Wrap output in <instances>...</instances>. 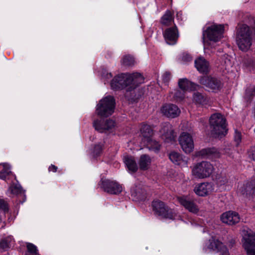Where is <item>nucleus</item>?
<instances>
[{
  "instance_id": "f257e3e1",
  "label": "nucleus",
  "mask_w": 255,
  "mask_h": 255,
  "mask_svg": "<svg viewBox=\"0 0 255 255\" xmlns=\"http://www.w3.org/2000/svg\"><path fill=\"white\" fill-rule=\"evenodd\" d=\"M144 81V78L139 73L121 74L116 76L111 81V88L118 90L125 88L131 91Z\"/></svg>"
},
{
  "instance_id": "f03ea898",
  "label": "nucleus",
  "mask_w": 255,
  "mask_h": 255,
  "mask_svg": "<svg viewBox=\"0 0 255 255\" xmlns=\"http://www.w3.org/2000/svg\"><path fill=\"white\" fill-rule=\"evenodd\" d=\"M224 26L222 24H213L209 26L203 32L204 50L214 48L216 43L223 37Z\"/></svg>"
},
{
  "instance_id": "7ed1b4c3",
  "label": "nucleus",
  "mask_w": 255,
  "mask_h": 255,
  "mask_svg": "<svg viewBox=\"0 0 255 255\" xmlns=\"http://www.w3.org/2000/svg\"><path fill=\"white\" fill-rule=\"evenodd\" d=\"M236 35L239 48L243 51L249 50L253 41L251 28L246 24H239L237 27Z\"/></svg>"
},
{
  "instance_id": "20e7f679",
  "label": "nucleus",
  "mask_w": 255,
  "mask_h": 255,
  "mask_svg": "<svg viewBox=\"0 0 255 255\" xmlns=\"http://www.w3.org/2000/svg\"><path fill=\"white\" fill-rule=\"evenodd\" d=\"M210 125L212 135L216 138H222L227 133L226 121L219 113L213 114L210 118Z\"/></svg>"
},
{
  "instance_id": "39448f33",
  "label": "nucleus",
  "mask_w": 255,
  "mask_h": 255,
  "mask_svg": "<svg viewBox=\"0 0 255 255\" xmlns=\"http://www.w3.org/2000/svg\"><path fill=\"white\" fill-rule=\"evenodd\" d=\"M115 108L113 97L108 96L102 99L97 105L96 113L102 117H108L113 114Z\"/></svg>"
},
{
  "instance_id": "423d86ee",
  "label": "nucleus",
  "mask_w": 255,
  "mask_h": 255,
  "mask_svg": "<svg viewBox=\"0 0 255 255\" xmlns=\"http://www.w3.org/2000/svg\"><path fill=\"white\" fill-rule=\"evenodd\" d=\"M214 170L212 164L208 161H202L195 164L192 168V174L199 179L206 178L210 176Z\"/></svg>"
},
{
  "instance_id": "0eeeda50",
  "label": "nucleus",
  "mask_w": 255,
  "mask_h": 255,
  "mask_svg": "<svg viewBox=\"0 0 255 255\" xmlns=\"http://www.w3.org/2000/svg\"><path fill=\"white\" fill-rule=\"evenodd\" d=\"M242 244L247 255H255V233L249 229L242 232Z\"/></svg>"
},
{
  "instance_id": "6e6552de",
  "label": "nucleus",
  "mask_w": 255,
  "mask_h": 255,
  "mask_svg": "<svg viewBox=\"0 0 255 255\" xmlns=\"http://www.w3.org/2000/svg\"><path fill=\"white\" fill-rule=\"evenodd\" d=\"M152 208L155 213L163 218L175 220L176 219L177 215L174 211L169 209L164 203L159 200H154L152 202Z\"/></svg>"
},
{
  "instance_id": "1a4fd4ad",
  "label": "nucleus",
  "mask_w": 255,
  "mask_h": 255,
  "mask_svg": "<svg viewBox=\"0 0 255 255\" xmlns=\"http://www.w3.org/2000/svg\"><path fill=\"white\" fill-rule=\"evenodd\" d=\"M203 250L206 252L214 251L220 252L222 255H230L226 247L214 238H212L205 243Z\"/></svg>"
},
{
  "instance_id": "9d476101",
  "label": "nucleus",
  "mask_w": 255,
  "mask_h": 255,
  "mask_svg": "<svg viewBox=\"0 0 255 255\" xmlns=\"http://www.w3.org/2000/svg\"><path fill=\"white\" fill-rule=\"evenodd\" d=\"M100 188L112 194H118L123 190V187L116 181L102 178L99 184Z\"/></svg>"
},
{
  "instance_id": "9b49d317",
  "label": "nucleus",
  "mask_w": 255,
  "mask_h": 255,
  "mask_svg": "<svg viewBox=\"0 0 255 255\" xmlns=\"http://www.w3.org/2000/svg\"><path fill=\"white\" fill-rule=\"evenodd\" d=\"M93 126L95 129L99 132H110L115 128L116 123L111 119H100L93 122Z\"/></svg>"
},
{
  "instance_id": "f8f14e48",
  "label": "nucleus",
  "mask_w": 255,
  "mask_h": 255,
  "mask_svg": "<svg viewBox=\"0 0 255 255\" xmlns=\"http://www.w3.org/2000/svg\"><path fill=\"white\" fill-rule=\"evenodd\" d=\"M179 143L185 153H190L193 151L194 140L190 133L182 132L179 137Z\"/></svg>"
},
{
  "instance_id": "ddd939ff",
  "label": "nucleus",
  "mask_w": 255,
  "mask_h": 255,
  "mask_svg": "<svg viewBox=\"0 0 255 255\" xmlns=\"http://www.w3.org/2000/svg\"><path fill=\"white\" fill-rule=\"evenodd\" d=\"M200 82L205 86L209 90L217 92L222 87L221 82L218 79L207 76H204L201 78Z\"/></svg>"
},
{
  "instance_id": "4468645a",
  "label": "nucleus",
  "mask_w": 255,
  "mask_h": 255,
  "mask_svg": "<svg viewBox=\"0 0 255 255\" xmlns=\"http://www.w3.org/2000/svg\"><path fill=\"white\" fill-rule=\"evenodd\" d=\"M159 131L162 139L165 142L172 143L175 141L176 135L172 126L169 123L163 124Z\"/></svg>"
},
{
  "instance_id": "2eb2a0df",
  "label": "nucleus",
  "mask_w": 255,
  "mask_h": 255,
  "mask_svg": "<svg viewBox=\"0 0 255 255\" xmlns=\"http://www.w3.org/2000/svg\"><path fill=\"white\" fill-rule=\"evenodd\" d=\"M179 203L189 212L197 214L199 211V208L195 201L186 196H178L177 198Z\"/></svg>"
},
{
  "instance_id": "dca6fc26",
  "label": "nucleus",
  "mask_w": 255,
  "mask_h": 255,
  "mask_svg": "<svg viewBox=\"0 0 255 255\" xmlns=\"http://www.w3.org/2000/svg\"><path fill=\"white\" fill-rule=\"evenodd\" d=\"M160 112L164 116L171 119L178 117L181 113L180 109L172 104L163 105L160 109Z\"/></svg>"
},
{
  "instance_id": "f3484780",
  "label": "nucleus",
  "mask_w": 255,
  "mask_h": 255,
  "mask_svg": "<svg viewBox=\"0 0 255 255\" xmlns=\"http://www.w3.org/2000/svg\"><path fill=\"white\" fill-rule=\"evenodd\" d=\"M221 153L215 147L206 148L196 152V156L209 159H214L221 156Z\"/></svg>"
},
{
  "instance_id": "a211bd4d",
  "label": "nucleus",
  "mask_w": 255,
  "mask_h": 255,
  "mask_svg": "<svg viewBox=\"0 0 255 255\" xmlns=\"http://www.w3.org/2000/svg\"><path fill=\"white\" fill-rule=\"evenodd\" d=\"M214 189V186L212 183L203 182L197 185L194 191L197 195L199 196H205L211 193Z\"/></svg>"
},
{
  "instance_id": "6ab92c4d",
  "label": "nucleus",
  "mask_w": 255,
  "mask_h": 255,
  "mask_svg": "<svg viewBox=\"0 0 255 255\" xmlns=\"http://www.w3.org/2000/svg\"><path fill=\"white\" fill-rule=\"evenodd\" d=\"M164 37L167 44H175L179 37L176 26L167 28L163 33Z\"/></svg>"
},
{
  "instance_id": "aec40b11",
  "label": "nucleus",
  "mask_w": 255,
  "mask_h": 255,
  "mask_svg": "<svg viewBox=\"0 0 255 255\" xmlns=\"http://www.w3.org/2000/svg\"><path fill=\"white\" fill-rule=\"evenodd\" d=\"M169 158L172 163L181 167L187 165L188 158L179 152L172 151L169 154Z\"/></svg>"
},
{
  "instance_id": "412c9836",
  "label": "nucleus",
  "mask_w": 255,
  "mask_h": 255,
  "mask_svg": "<svg viewBox=\"0 0 255 255\" xmlns=\"http://www.w3.org/2000/svg\"><path fill=\"white\" fill-rule=\"evenodd\" d=\"M221 221L228 225H234L240 220L238 213L233 211H228L223 213L221 216Z\"/></svg>"
},
{
  "instance_id": "4be33fe9",
  "label": "nucleus",
  "mask_w": 255,
  "mask_h": 255,
  "mask_svg": "<svg viewBox=\"0 0 255 255\" xmlns=\"http://www.w3.org/2000/svg\"><path fill=\"white\" fill-rule=\"evenodd\" d=\"M216 184L223 190L229 189L232 186V182L225 174L218 175L217 176Z\"/></svg>"
},
{
  "instance_id": "5701e85b",
  "label": "nucleus",
  "mask_w": 255,
  "mask_h": 255,
  "mask_svg": "<svg viewBox=\"0 0 255 255\" xmlns=\"http://www.w3.org/2000/svg\"><path fill=\"white\" fill-rule=\"evenodd\" d=\"M239 192L243 195L253 194L255 197V179L241 186Z\"/></svg>"
},
{
  "instance_id": "b1692460",
  "label": "nucleus",
  "mask_w": 255,
  "mask_h": 255,
  "mask_svg": "<svg viewBox=\"0 0 255 255\" xmlns=\"http://www.w3.org/2000/svg\"><path fill=\"white\" fill-rule=\"evenodd\" d=\"M178 86L181 90L185 92L195 90L199 87L198 85L189 81L186 78L179 79L178 81Z\"/></svg>"
},
{
  "instance_id": "393cba45",
  "label": "nucleus",
  "mask_w": 255,
  "mask_h": 255,
  "mask_svg": "<svg viewBox=\"0 0 255 255\" xmlns=\"http://www.w3.org/2000/svg\"><path fill=\"white\" fill-rule=\"evenodd\" d=\"M195 66L200 73H204L209 71V63L202 57H199L195 60Z\"/></svg>"
},
{
  "instance_id": "a878e982",
  "label": "nucleus",
  "mask_w": 255,
  "mask_h": 255,
  "mask_svg": "<svg viewBox=\"0 0 255 255\" xmlns=\"http://www.w3.org/2000/svg\"><path fill=\"white\" fill-rule=\"evenodd\" d=\"M193 101L196 105L205 106L209 104V98L199 92H195L193 95Z\"/></svg>"
},
{
  "instance_id": "bb28decb",
  "label": "nucleus",
  "mask_w": 255,
  "mask_h": 255,
  "mask_svg": "<svg viewBox=\"0 0 255 255\" xmlns=\"http://www.w3.org/2000/svg\"><path fill=\"white\" fill-rule=\"evenodd\" d=\"M123 160L129 172L133 173L137 170V165L132 156L129 155L125 156Z\"/></svg>"
},
{
  "instance_id": "cd10ccee",
  "label": "nucleus",
  "mask_w": 255,
  "mask_h": 255,
  "mask_svg": "<svg viewBox=\"0 0 255 255\" xmlns=\"http://www.w3.org/2000/svg\"><path fill=\"white\" fill-rule=\"evenodd\" d=\"M151 162L150 157L146 154H143L140 157L138 164L141 169L146 170L149 168Z\"/></svg>"
},
{
  "instance_id": "c85d7f7f",
  "label": "nucleus",
  "mask_w": 255,
  "mask_h": 255,
  "mask_svg": "<svg viewBox=\"0 0 255 255\" xmlns=\"http://www.w3.org/2000/svg\"><path fill=\"white\" fill-rule=\"evenodd\" d=\"M141 134L144 138V142L150 138L153 134V130L151 128L147 125H143L140 129Z\"/></svg>"
},
{
  "instance_id": "c756f323",
  "label": "nucleus",
  "mask_w": 255,
  "mask_h": 255,
  "mask_svg": "<svg viewBox=\"0 0 255 255\" xmlns=\"http://www.w3.org/2000/svg\"><path fill=\"white\" fill-rule=\"evenodd\" d=\"M146 142L147 147L149 150L153 151L154 152H158L160 148V145L155 140H153L151 138L145 140Z\"/></svg>"
},
{
  "instance_id": "7c9ffc66",
  "label": "nucleus",
  "mask_w": 255,
  "mask_h": 255,
  "mask_svg": "<svg viewBox=\"0 0 255 255\" xmlns=\"http://www.w3.org/2000/svg\"><path fill=\"white\" fill-rule=\"evenodd\" d=\"M3 166V170L0 172V178L1 179L6 180L7 176L10 174H12L11 172L10 171V166L9 164L6 163L0 164Z\"/></svg>"
},
{
  "instance_id": "2f4dec72",
  "label": "nucleus",
  "mask_w": 255,
  "mask_h": 255,
  "mask_svg": "<svg viewBox=\"0 0 255 255\" xmlns=\"http://www.w3.org/2000/svg\"><path fill=\"white\" fill-rule=\"evenodd\" d=\"M22 192L21 187L19 184H14L13 183L9 188L7 191V194L12 195H18Z\"/></svg>"
},
{
  "instance_id": "473e14b6",
  "label": "nucleus",
  "mask_w": 255,
  "mask_h": 255,
  "mask_svg": "<svg viewBox=\"0 0 255 255\" xmlns=\"http://www.w3.org/2000/svg\"><path fill=\"white\" fill-rule=\"evenodd\" d=\"M142 192L139 187H134L131 189V195L133 197V200L141 199Z\"/></svg>"
},
{
  "instance_id": "72a5a7b5",
  "label": "nucleus",
  "mask_w": 255,
  "mask_h": 255,
  "mask_svg": "<svg viewBox=\"0 0 255 255\" xmlns=\"http://www.w3.org/2000/svg\"><path fill=\"white\" fill-rule=\"evenodd\" d=\"M172 13L170 10H167L161 18V22L164 25L169 24L173 20Z\"/></svg>"
},
{
  "instance_id": "f704fd0d",
  "label": "nucleus",
  "mask_w": 255,
  "mask_h": 255,
  "mask_svg": "<svg viewBox=\"0 0 255 255\" xmlns=\"http://www.w3.org/2000/svg\"><path fill=\"white\" fill-rule=\"evenodd\" d=\"M223 154L225 155L227 157L233 158L234 157V149L232 145H226L223 149Z\"/></svg>"
},
{
  "instance_id": "c9c22d12",
  "label": "nucleus",
  "mask_w": 255,
  "mask_h": 255,
  "mask_svg": "<svg viewBox=\"0 0 255 255\" xmlns=\"http://www.w3.org/2000/svg\"><path fill=\"white\" fill-rule=\"evenodd\" d=\"M185 93L184 91H180L179 90H175L171 92L173 95V98L177 101H180L182 100L185 97Z\"/></svg>"
},
{
  "instance_id": "e433bc0d",
  "label": "nucleus",
  "mask_w": 255,
  "mask_h": 255,
  "mask_svg": "<svg viewBox=\"0 0 255 255\" xmlns=\"http://www.w3.org/2000/svg\"><path fill=\"white\" fill-rule=\"evenodd\" d=\"M134 59L130 55L124 56L122 60V63L125 66H131L134 64Z\"/></svg>"
},
{
  "instance_id": "4c0bfd02",
  "label": "nucleus",
  "mask_w": 255,
  "mask_h": 255,
  "mask_svg": "<svg viewBox=\"0 0 255 255\" xmlns=\"http://www.w3.org/2000/svg\"><path fill=\"white\" fill-rule=\"evenodd\" d=\"M27 255H37L38 254L37 248L32 244H27Z\"/></svg>"
},
{
  "instance_id": "58836bf2",
  "label": "nucleus",
  "mask_w": 255,
  "mask_h": 255,
  "mask_svg": "<svg viewBox=\"0 0 255 255\" xmlns=\"http://www.w3.org/2000/svg\"><path fill=\"white\" fill-rule=\"evenodd\" d=\"M170 78V73L168 72H165L162 75L161 77V80L162 82L165 85H167L169 82Z\"/></svg>"
},
{
  "instance_id": "ea45409f",
  "label": "nucleus",
  "mask_w": 255,
  "mask_h": 255,
  "mask_svg": "<svg viewBox=\"0 0 255 255\" xmlns=\"http://www.w3.org/2000/svg\"><path fill=\"white\" fill-rule=\"evenodd\" d=\"M103 144H99L95 146L93 151L94 156H98L101 154L102 150Z\"/></svg>"
},
{
  "instance_id": "a19ab883",
  "label": "nucleus",
  "mask_w": 255,
  "mask_h": 255,
  "mask_svg": "<svg viewBox=\"0 0 255 255\" xmlns=\"http://www.w3.org/2000/svg\"><path fill=\"white\" fill-rule=\"evenodd\" d=\"M224 65L226 69H229L230 67L233 66V63L231 62L230 58L228 55L225 56Z\"/></svg>"
},
{
  "instance_id": "79ce46f5",
  "label": "nucleus",
  "mask_w": 255,
  "mask_h": 255,
  "mask_svg": "<svg viewBox=\"0 0 255 255\" xmlns=\"http://www.w3.org/2000/svg\"><path fill=\"white\" fill-rule=\"evenodd\" d=\"M241 139H242L241 133L240 132L236 131L235 132V136H234V139H235V141L236 142V144L237 145H238L240 143V142L241 141Z\"/></svg>"
},
{
  "instance_id": "37998d69",
  "label": "nucleus",
  "mask_w": 255,
  "mask_h": 255,
  "mask_svg": "<svg viewBox=\"0 0 255 255\" xmlns=\"http://www.w3.org/2000/svg\"><path fill=\"white\" fill-rule=\"evenodd\" d=\"M102 77L103 79H104V82L105 83H106V82H108V80H110L112 78V75L111 73L105 71L103 73Z\"/></svg>"
},
{
  "instance_id": "c03bdc74",
  "label": "nucleus",
  "mask_w": 255,
  "mask_h": 255,
  "mask_svg": "<svg viewBox=\"0 0 255 255\" xmlns=\"http://www.w3.org/2000/svg\"><path fill=\"white\" fill-rule=\"evenodd\" d=\"M0 209L3 210L4 212L8 209L7 203L1 199H0Z\"/></svg>"
},
{
  "instance_id": "a18cd8bd",
  "label": "nucleus",
  "mask_w": 255,
  "mask_h": 255,
  "mask_svg": "<svg viewBox=\"0 0 255 255\" xmlns=\"http://www.w3.org/2000/svg\"><path fill=\"white\" fill-rule=\"evenodd\" d=\"M192 57L188 54L184 53L182 55V60L184 62H188L192 60Z\"/></svg>"
},
{
  "instance_id": "49530a36",
  "label": "nucleus",
  "mask_w": 255,
  "mask_h": 255,
  "mask_svg": "<svg viewBox=\"0 0 255 255\" xmlns=\"http://www.w3.org/2000/svg\"><path fill=\"white\" fill-rule=\"evenodd\" d=\"M9 247L8 243L7 242V240H2L0 243V248L2 249H6Z\"/></svg>"
},
{
  "instance_id": "de8ad7c7",
  "label": "nucleus",
  "mask_w": 255,
  "mask_h": 255,
  "mask_svg": "<svg viewBox=\"0 0 255 255\" xmlns=\"http://www.w3.org/2000/svg\"><path fill=\"white\" fill-rule=\"evenodd\" d=\"M249 155L253 160H255V147L251 148Z\"/></svg>"
},
{
  "instance_id": "09e8293b",
  "label": "nucleus",
  "mask_w": 255,
  "mask_h": 255,
  "mask_svg": "<svg viewBox=\"0 0 255 255\" xmlns=\"http://www.w3.org/2000/svg\"><path fill=\"white\" fill-rule=\"evenodd\" d=\"M176 18L179 22H181L183 19L182 13L181 12H177L176 13Z\"/></svg>"
},
{
  "instance_id": "8fccbe9b",
  "label": "nucleus",
  "mask_w": 255,
  "mask_h": 255,
  "mask_svg": "<svg viewBox=\"0 0 255 255\" xmlns=\"http://www.w3.org/2000/svg\"><path fill=\"white\" fill-rule=\"evenodd\" d=\"M246 95L247 96H249V95L253 96V95H255V87L254 88L253 91L252 92H251L249 91V89H248L246 90Z\"/></svg>"
},
{
  "instance_id": "3c124183",
  "label": "nucleus",
  "mask_w": 255,
  "mask_h": 255,
  "mask_svg": "<svg viewBox=\"0 0 255 255\" xmlns=\"http://www.w3.org/2000/svg\"><path fill=\"white\" fill-rule=\"evenodd\" d=\"M57 167L55 166L54 165H51L49 167V171H53L54 172H56L57 170Z\"/></svg>"
},
{
  "instance_id": "603ef678",
  "label": "nucleus",
  "mask_w": 255,
  "mask_h": 255,
  "mask_svg": "<svg viewBox=\"0 0 255 255\" xmlns=\"http://www.w3.org/2000/svg\"><path fill=\"white\" fill-rule=\"evenodd\" d=\"M4 240H5V241L7 240V242L8 243V245H9L11 243V242L13 241V239L12 237L8 236L6 238L4 239Z\"/></svg>"
},
{
  "instance_id": "864d4df0",
  "label": "nucleus",
  "mask_w": 255,
  "mask_h": 255,
  "mask_svg": "<svg viewBox=\"0 0 255 255\" xmlns=\"http://www.w3.org/2000/svg\"><path fill=\"white\" fill-rule=\"evenodd\" d=\"M254 132H255V129H254Z\"/></svg>"
}]
</instances>
